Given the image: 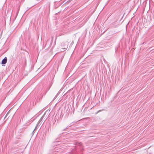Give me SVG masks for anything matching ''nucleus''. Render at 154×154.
I'll list each match as a JSON object with an SVG mask.
<instances>
[{
    "mask_svg": "<svg viewBox=\"0 0 154 154\" xmlns=\"http://www.w3.org/2000/svg\"><path fill=\"white\" fill-rule=\"evenodd\" d=\"M7 58L6 57H5L2 60V64H5L7 62Z\"/></svg>",
    "mask_w": 154,
    "mask_h": 154,
    "instance_id": "f257e3e1",
    "label": "nucleus"
},
{
    "mask_svg": "<svg viewBox=\"0 0 154 154\" xmlns=\"http://www.w3.org/2000/svg\"><path fill=\"white\" fill-rule=\"evenodd\" d=\"M59 94V93H57V95L55 96L54 98H56L57 97V96Z\"/></svg>",
    "mask_w": 154,
    "mask_h": 154,
    "instance_id": "7ed1b4c3",
    "label": "nucleus"
},
{
    "mask_svg": "<svg viewBox=\"0 0 154 154\" xmlns=\"http://www.w3.org/2000/svg\"><path fill=\"white\" fill-rule=\"evenodd\" d=\"M99 110L98 111V112H99L100 111H101L102 110Z\"/></svg>",
    "mask_w": 154,
    "mask_h": 154,
    "instance_id": "20e7f679",
    "label": "nucleus"
},
{
    "mask_svg": "<svg viewBox=\"0 0 154 154\" xmlns=\"http://www.w3.org/2000/svg\"><path fill=\"white\" fill-rule=\"evenodd\" d=\"M42 120V118H41L40 119V121H41Z\"/></svg>",
    "mask_w": 154,
    "mask_h": 154,
    "instance_id": "39448f33",
    "label": "nucleus"
},
{
    "mask_svg": "<svg viewBox=\"0 0 154 154\" xmlns=\"http://www.w3.org/2000/svg\"><path fill=\"white\" fill-rule=\"evenodd\" d=\"M71 126H72V125H69L67 126L66 128H65V129H64L63 130V131L65 130L66 129H68L69 127Z\"/></svg>",
    "mask_w": 154,
    "mask_h": 154,
    "instance_id": "f03ea898",
    "label": "nucleus"
}]
</instances>
